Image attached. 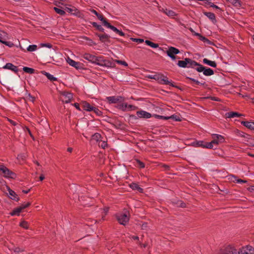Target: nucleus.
<instances>
[{"mask_svg":"<svg viewBox=\"0 0 254 254\" xmlns=\"http://www.w3.org/2000/svg\"><path fill=\"white\" fill-rule=\"evenodd\" d=\"M66 10L68 12L72 13L74 10L70 8H66Z\"/></svg>","mask_w":254,"mask_h":254,"instance_id":"obj_58","label":"nucleus"},{"mask_svg":"<svg viewBox=\"0 0 254 254\" xmlns=\"http://www.w3.org/2000/svg\"><path fill=\"white\" fill-rule=\"evenodd\" d=\"M100 138H101V135L99 133H95L92 136V139L96 140L97 141H99V139H100Z\"/></svg>","mask_w":254,"mask_h":254,"instance_id":"obj_42","label":"nucleus"},{"mask_svg":"<svg viewBox=\"0 0 254 254\" xmlns=\"http://www.w3.org/2000/svg\"><path fill=\"white\" fill-rule=\"evenodd\" d=\"M40 45L42 47H47V48H51L52 47V45L49 44V43H46V44L42 43V44H41Z\"/></svg>","mask_w":254,"mask_h":254,"instance_id":"obj_49","label":"nucleus"},{"mask_svg":"<svg viewBox=\"0 0 254 254\" xmlns=\"http://www.w3.org/2000/svg\"><path fill=\"white\" fill-rule=\"evenodd\" d=\"M136 165L140 168H143L145 167L144 163L138 160H136Z\"/></svg>","mask_w":254,"mask_h":254,"instance_id":"obj_46","label":"nucleus"},{"mask_svg":"<svg viewBox=\"0 0 254 254\" xmlns=\"http://www.w3.org/2000/svg\"><path fill=\"white\" fill-rule=\"evenodd\" d=\"M82 106L83 109L88 112H91L93 110V107L94 106H91L89 103L86 101H83L82 102Z\"/></svg>","mask_w":254,"mask_h":254,"instance_id":"obj_23","label":"nucleus"},{"mask_svg":"<svg viewBox=\"0 0 254 254\" xmlns=\"http://www.w3.org/2000/svg\"><path fill=\"white\" fill-rule=\"evenodd\" d=\"M180 203L178 204V205L180 206V207H185L186 206V204L182 202V201H180L179 202Z\"/></svg>","mask_w":254,"mask_h":254,"instance_id":"obj_55","label":"nucleus"},{"mask_svg":"<svg viewBox=\"0 0 254 254\" xmlns=\"http://www.w3.org/2000/svg\"><path fill=\"white\" fill-rule=\"evenodd\" d=\"M225 116L227 118H233L235 117H239L241 116V115L239 114L237 112H228L226 113Z\"/></svg>","mask_w":254,"mask_h":254,"instance_id":"obj_28","label":"nucleus"},{"mask_svg":"<svg viewBox=\"0 0 254 254\" xmlns=\"http://www.w3.org/2000/svg\"><path fill=\"white\" fill-rule=\"evenodd\" d=\"M72 98V95L70 93L63 92L61 94V99L63 102L66 103L69 102Z\"/></svg>","mask_w":254,"mask_h":254,"instance_id":"obj_14","label":"nucleus"},{"mask_svg":"<svg viewBox=\"0 0 254 254\" xmlns=\"http://www.w3.org/2000/svg\"><path fill=\"white\" fill-rule=\"evenodd\" d=\"M107 100L109 103H118L124 101V98L121 96H110L107 97Z\"/></svg>","mask_w":254,"mask_h":254,"instance_id":"obj_12","label":"nucleus"},{"mask_svg":"<svg viewBox=\"0 0 254 254\" xmlns=\"http://www.w3.org/2000/svg\"><path fill=\"white\" fill-rule=\"evenodd\" d=\"M133 41H135L138 43H141L144 41V40L141 39H133Z\"/></svg>","mask_w":254,"mask_h":254,"instance_id":"obj_51","label":"nucleus"},{"mask_svg":"<svg viewBox=\"0 0 254 254\" xmlns=\"http://www.w3.org/2000/svg\"><path fill=\"white\" fill-rule=\"evenodd\" d=\"M179 53V49L173 47H169L168 50L166 51L167 55L173 60L176 59L175 55Z\"/></svg>","mask_w":254,"mask_h":254,"instance_id":"obj_9","label":"nucleus"},{"mask_svg":"<svg viewBox=\"0 0 254 254\" xmlns=\"http://www.w3.org/2000/svg\"><path fill=\"white\" fill-rule=\"evenodd\" d=\"M130 238L134 240H139V238L137 236H131L130 237Z\"/></svg>","mask_w":254,"mask_h":254,"instance_id":"obj_59","label":"nucleus"},{"mask_svg":"<svg viewBox=\"0 0 254 254\" xmlns=\"http://www.w3.org/2000/svg\"><path fill=\"white\" fill-rule=\"evenodd\" d=\"M152 117H154L156 119H161V120H167L168 117H165L163 116L158 115L156 114H154L152 115Z\"/></svg>","mask_w":254,"mask_h":254,"instance_id":"obj_43","label":"nucleus"},{"mask_svg":"<svg viewBox=\"0 0 254 254\" xmlns=\"http://www.w3.org/2000/svg\"><path fill=\"white\" fill-rule=\"evenodd\" d=\"M236 181L237 183H246L247 182V181L241 180V179H237L236 180Z\"/></svg>","mask_w":254,"mask_h":254,"instance_id":"obj_54","label":"nucleus"},{"mask_svg":"<svg viewBox=\"0 0 254 254\" xmlns=\"http://www.w3.org/2000/svg\"><path fill=\"white\" fill-rule=\"evenodd\" d=\"M237 253L235 247L229 245L221 249L217 254H236Z\"/></svg>","mask_w":254,"mask_h":254,"instance_id":"obj_7","label":"nucleus"},{"mask_svg":"<svg viewBox=\"0 0 254 254\" xmlns=\"http://www.w3.org/2000/svg\"><path fill=\"white\" fill-rule=\"evenodd\" d=\"M159 10L165 13L167 16L173 18L176 15V13L173 10L164 8H159Z\"/></svg>","mask_w":254,"mask_h":254,"instance_id":"obj_17","label":"nucleus"},{"mask_svg":"<svg viewBox=\"0 0 254 254\" xmlns=\"http://www.w3.org/2000/svg\"><path fill=\"white\" fill-rule=\"evenodd\" d=\"M99 145L102 148H105L107 146V143L105 141H99Z\"/></svg>","mask_w":254,"mask_h":254,"instance_id":"obj_45","label":"nucleus"},{"mask_svg":"<svg viewBox=\"0 0 254 254\" xmlns=\"http://www.w3.org/2000/svg\"><path fill=\"white\" fill-rule=\"evenodd\" d=\"M30 205V203L29 202H24V203L22 204L20 206V208H21L22 210H23L24 209L27 208Z\"/></svg>","mask_w":254,"mask_h":254,"instance_id":"obj_44","label":"nucleus"},{"mask_svg":"<svg viewBox=\"0 0 254 254\" xmlns=\"http://www.w3.org/2000/svg\"><path fill=\"white\" fill-rule=\"evenodd\" d=\"M74 106L78 110H80L79 105L78 103H74Z\"/></svg>","mask_w":254,"mask_h":254,"instance_id":"obj_57","label":"nucleus"},{"mask_svg":"<svg viewBox=\"0 0 254 254\" xmlns=\"http://www.w3.org/2000/svg\"><path fill=\"white\" fill-rule=\"evenodd\" d=\"M82 57L93 64L96 56L89 53H84L82 55Z\"/></svg>","mask_w":254,"mask_h":254,"instance_id":"obj_20","label":"nucleus"},{"mask_svg":"<svg viewBox=\"0 0 254 254\" xmlns=\"http://www.w3.org/2000/svg\"><path fill=\"white\" fill-rule=\"evenodd\" d=\"M42 73L44 74L49 79L52 81H56L57 80V78L54 77L53 75H51L48 72H47L46 71H42Z\"/></svg>","mask_w":254,"mask_h":254,"instance_id":"obj_31","label":"nucleus"},{"mask_svg":"<svg viewBox=\"0 0 254 254\" xmlns=\"http://www.w3.org/2000/svg\"><path fill=\"white\" fill-rule=\"evenodd\" d=\"M54 9L55 10V11L57 13H58V14H60L61 15H64L65 14V11L64 10H62V9H61L60 8H59L58 7H55L54 8Z\"/></svg>","mask_w":254,"mask_h":254,"instance_id":"obj_40","label":"nucleus"},{"mask_svg":"<svg viewBox=\"0 0 254 254\" xmlns=\"http://www.w3.org/2000/svg\"><path fill=\"white\" fill-rule=\"evenodd\" d=\"M195 69L198 72H203L204 75L210 76L214 74L213 70L210 68H205L203 65L198 64L195 67Z\"/></svg>","mask_w":254,"mask_h":254,"instance_id":"obj_8","label":"nucleus"},{"mask_svg":"<svg viewBox=\"0 0 254 254\" xmlns=\"http://www.w3.org/2000/svg\"><path fill=\"white\" fill-rule=\"evenodd\" d=\"M204 3L206 5L210 6L211 2L209 1V0H204Z\"/></svg>","mask_w":254,"mask_h":254,"instance_id":"obj_56","label":"nucleus"},{"mask_svg":"<svg viewBox=\"0 0 254 254\" xmlns=\"http://www.w3.org/2000/svg\"><path fill=\"white\" fill-rule=\"evenodd\" d=\"M147 227V224L146 223H144L142 225L141 228L142 229H144Z\"/></svg>","mask_w":254,"mask_h":254,"instance_id":"obj_64","label":"nucleus"},{"mask_svg":"<svg viewBox=\"0 0 254 254\" xmlns=\"http://www.w3.org/2000/svg\"><path fill=\"white\" fill-rule=\"evenodd\" d=\"M96 16L98 17V18L100 21H101L102 22L103 25L106 27L107 26L106 23H109L107 21L106 19L105 18H104L103 16L99 13Z\"/></svg>","mask_w":254,"mask_h":254,"instance_id":"obj_32","label":"nucleus"},{"mask_svg":"<svg viewBox=\"0 0 254 254\" xmlns=\"http://www.w3.org/2000/svg\"><path fill=\"white\" fill-rule=\"evenodd\" d=\"M20 226L24 229H28L29 228V224L25 221H23L20 223Z\"/></svg>","mask_w":254,"mask_h":254,"instance_id":"obj_37","label":"nucleus"},{"mask_svg":"<svg viewBox=\"0 0 254 254\" xmlns=\"http://www.w3.org/2000/svg\"><path fill=\"white\" fill-rule=\"evenodd\" d=\"M3 68L10 70L15 73H17L18 71L16 66L13 65L11 63H7L3 67Z\"/></svg>","mask_w":254,"mask_h":254,"instance_id":"obj_21","label":"nucleus"},{"mask_svg":"<svg viewBox=\"0 0 254 254\" xmlns=\"http://www.w3.org/2000/svg\"><path fill=\"white\" fill-rule=\"evenodd\" d=\"M93 112L96 114L98 116H101L102 115V112L97 108L94 107L93 110Z\"/></svg>","mask_w":254,"mask_h":254,"instance_id":"obj_39","label":"nucleus"},{"mask_svg":"<svg viewBox=\"0 0 254 254\" xmlns=\"http://www.w3.org/2000/svg\"><path fill=\"white\" fill-rule=\"evenodd\" d=\"M23 70L26 73L32 74L34 72V69L33 68L28 67H24L23 68Z\"/></svg>","mask_w":254,"mask_h":254,"instance_id":"obj_35","label":"nucleus"},{"mask_svg":"<svg viewBox=\"0 0 254 254\" xmlns=\"http://www.w3.org/2000/svg\"><path fill=\"white\" fill-rule=\"evenodd\" d=\"M130 188L134 190H137L139 192H142L143 190L142 188L139 187V186L136 183H132L130 185Z\"/></svg>","mask_w":254,"mask_h":254,"instance_id":"obj_30","label":"nucleus"},{"mask_svg":"<svg viewBox=\"0 0 254 254\" xmlns=\"http://www.w3.org/2000/svg\"><path fill=\"white\" fill-rule=\"evenodd\" d=\"M7 38V34L3 31H0V42L11 47L12 44H9V42H6L4 40Z\"/></svg>","mask_w":254,"mask_h":254,"instance_id":"obj_18","label":"nucleus"},{"mask_svg":"<svg viewBox=\"0 0 254 254\" xmlns=\"http://www.w3.org/2000/svg\"><path fill=\"white\" fill-rule=\"evenodd\" d=\"M241 124L247 128L254 130V122L242 121Z\"/></svg>","mask_w":254,"mask_h":254,"instance_id":"obj_24","label":"nucleus"},{"mask_svg":"<svg viewBox=\"0 0 254 254\" xmlns=\"http://www.w3.org/2000/svg\"><path fill=\"white\" fill-rule=\"evenodd\" d=\"M0 171L1 172L4 178L10 179L16 178V174L3 165H0Z\"/></svg>","mask_w":254,"mask_h":254,"instance_id":"obj_3","label":"nucleus"},{"mask_svg":"<svg viewBox=\"0 0 254 254\" xmlns=\"http://www.w3.org/2000/svg\"><path fill=\"white\" fill-rule=\"evenodd\" d=\"M115 62L119 64L123 65L125 66H127L128 65L127 64L125 61L116 60H115Z\"/></svg>","mask_w":254,"mask_h":254,"instance_id":"obj_47","label":"nucleus"},{"mask_svg":"<svg viewBox=\"0 0 254 254\" xmlns=\"http://www.w3.org/2000/svg\"><path fill=\"white\" fill-rule=\"evenodd\" d=\"M210 6L215 8L216 9H220V8L218 6H217L216 5L214 4L213 3H212V2L211 3Z\"/></svg>","mask_w":254,"mask_h":254,"instance_id":"obj_53","label":"nucleus"},{"mask_svg":"<svg viewBox=\"0 0 254 254\" xmlns=\"http://www.w3.org/2000/svg\"><path fill=\"white\" fill-rule=\"evenodd\" d=\"M145 43L146 44V45L153 48H157L159 47V45L157 44L153 43L149 40H146Z\"/></svg>","mask_w":254,"mask_h":254,"instance_id":"obj_33","label":"nucleus"},{"mask_svg":"<svg viewBox=\"0 0 254 254\" xmlns=\"http://www.w3.org/2000/svg\"><path fill=\"white\" fill-rule=\"evenodd\" d=\"M66 62L71 66L75 67L76 69H80L81 68V64L79 62H75L69 58L66 59Z\"/></svg>","mask_w":254,"mask_h":254,"instance_id":"obj_16","label":"nucleus"},{"mask_svg":"<svg viewBox=\"0 0 254 254\" xmlns=\"http://www.w3.org/2000/svg\"><path fill=\"white\" fill-rule=\"evenodd\" d=\"M92 24L94 27H96L100 31H104V28L100 25L98 24L96 22H93Z\"/></svg>","mask_w":254,"mask_h":254,"instance_id":"obj_38","label":"nucleus"},{"mask_svg":"<svg viewBox=\"0 0 254 254\" xmlns=\"http://www.w3.org/2000/svg\"><path fill=\"white\" fill-rule=\"evenodd\" d=\"M139 244L141 248H146L147 247V245L145 244H141V243H139Z\"/></svg>","mask_w":254,"mask_h":254,"instance_id":"obj_61","label":"nucleus"},{"mask_svg":"<svg viewBox=\"0 0 254 254\" xmlns=\"http://www.w3.org/2000/svg\"><path fill=\"white\" fill-rule=\"evenodd\" d=\"M107 26L106 27L111 29L112 30H113L114 32H116V33L118 34L121 36H124L125 33L123 32L122 31L119 30L116 27L111 25L110 23H106Z\"/></svg>","mask_w":254,"mask_h":254,"instance_id":"obj_22","label":"nucleus"},{"mask_svg":"<svg viewBox=\"0 0 254 254\" xmlns=\"http://www.w3.org/2000/svg\"><path fill=\"white\" fill-rule=\"evenodd\" d=\"M26 98L28 100L34 102L35 101V98L34 97L32 96L31 94H28L27 96H26Z\"/></svg>","mask_w":254,"mask_h":254,"instance_id":"obj_48","label":"nucleus"},{"mask_svg":"<svg viewBox=\"0 0 254 254\" xmlns=\"http://www.w3.org/2000/svg\"><path fill=\"white\" fill-rule=\"evenodd\" d=\"M8 196L11 199L16 201H18L19 200V198L16 193L11 190L9 187H7Z\"/></svg>","mask_w":254,"mask_h":254,"instance_id":"obj_19","label":"nucleus"},{"mask_svg":"<svg viewBox=\"0 0 254 254\" xmlns=\"http://www.w3.org/2000/svg\"><path fill=\"white\" fill-rule=\"evenodd\" d=\"M155 80L161 84L169 85L172 87L175 86L173 82H172L171 81H169L168 78L164 75L161 74H155Z\"/></svg>","mask_w":254,"mask_h":254,"instance_id":"obj_4","label":"nucleus"},{"mask_svg":"<svg viewBox=\"0 0 254 254\" xmlns=\"http://www.w3.org/2000/svg\"><path fill=\"white\" fill-rule=\"evenodd\" d=\"M37 46L36 45H29L27 48V50L29 52H33L37 50Z\"/></svg>","mask_w":254,"mask_h":254,"instance_id":"obj_36","label":"nucleus"},{"mask_svg":"<svg viewBox=\"0 0 254 254\" xmlns=\"http://www.w3.org/2000/svg\"><path fill=\"white\" fill-rule=\"evenodd\" d=\"M98 36L99 37L100 40L102 42L108 41L110 38V36L106 34H99L98 35Z\"/></svg>","mask_w":254,"mask_h":254,"instance_id":"obj_25","label":"nucleus"},{"mask_svg":"<svg viewBox=\"0 0 254 254\" xmlns=\"http://www.w3.org/2000/svg\"><path fill=\"white\" fill-rule=\"evenodd\" d=\"M212 138L213 139L212 140L208 142V143H210L211 148H213L214 144L217 145L225 141L224 137L220 134H212Z\"/></svg>","mask_w":254,"mask_h":254,"instance_id":"obj_6","label":"nucleus"},{"mask_svg":"<svg viewBox=\"0 0 254 254\" xmlns=\"http://www.w3.org/2000/svg\"><path fill=\"white\" fill-rule=\"evenodd\" d=\"M178 65L181 67H192L195 68L198 63L190 59L186 58L184 61H179Z\"/></svg>","mask_w":254,"mask_h":254,"instance_id":"obj_2","label":"nucleus"},{"mask_svg":"<svg viewBox=\"0 0 254 254\" xmlns=\"http://www.w3.org/2000/svg\"><path fill=\"white\" fill-rule=\"evenodd\" d=\"M205 15L208 18L212 20V21L215 20V15L212 12H204Z\"/></svg>","mask_w":254,"mask_h":254,"instance_id":"obj_34","label":"nucleus"},{"mask_svg":"<svg viewBox=\"0 0 254 254\" xmlns=\"http://www.w3.org/2000/svg\"><path fill=\"white\" fill-rule=\"evenodd\" d=\"M155 74H154V75H148V77L149 78H150V79H155Z\"/></svg>","mask_w":254,"mask_h":254,"instance_id":"obj_60","label":"nucleus"},{"mask_svg":"<svg viewBox=\"0 0 254 254\" xmlns=\"http://www.w3.org/2000/svg\"><path fill=\"white\" fill-rule=\"evenodd\" d=\"M39 179L40 181H43L45 179V177L43 175H41Z\"/></svg>","mask_w":254,"mask_h":254,"instance_id":"obj_63","label":"nucleus"},{"mask_svg":"<svg viewBox=\"0 0 254 254\" xmlns=\"http://www.w3.org/2000/svg\"><path fill=\"white\" fill-rule=\"evenodd\" d=\"M101 210L102 211V213H104V215L103 216V217L107 213V212L108 211V208H104L103 210L102 209Z\"/></svg>","mask_w":254,"mask_h":254,"instance_id":"obj_52","label":"nucleus"},{"mask_svg":"<svg viewBox=\"0 0 254 254\" xmlns=\"http://www.w3.org/2000/svg\"><path fill=\"white\" fill-rule=\"evenodd\" d=\"M116 217L120 224L125 225L129 221V212L127 210H125L123 212L118 213Z\"/></svg>","mask_w":254,"mask_h":254,"instance_id":"obj_1","label":"nucleus"},{"mask_svg":"<svg viewBox=\"0 0 254 254\" xmlns=\"http://www.w3.org/2000/svg\"><path fill=\"white\" fill-rule=\"evenodd\" d=\"M117 107L123 111H126V110H134L135 108V107L132 105H128L126 103H124V101L119 103Z\"/></svg>","mask_w":254,"mask_h":254,"instance_id":"obj_13","label":"nucleus"},{"mask_svg":"<svg viewBox=\"0 0 254 254\" xmlns=\"http://www.w3.org/2000/svg\"><path fill=\"white\" fill-rule=\"evenodd\" d=\"M238 254H254V248L251 246L242 247L238 252Z\"/></svg>","mask_w":254,"mask_h":254,"instance_id":"obj_10","label":"nucleus"},{"mask_svg":"<svg viewBox=\"0 0 254 254\" xmlns=\"http://www.w3.org/2000/svg\"><path fill=\"white\" fill-rule=\"evenodd\" d=\"M22 211L21 208L20 206L17 207L13 209V210L10 213L11 216L17 215L19 216L20 213Z\"/></svg>","mask_w":254,"mask_h":254,"instance_id":"obj_26","label":"nucleus"},{"mask_svg":"<svg viewBox=\"0 0 254 254\" xmlns=\"http://www.w3.org/2000/svg\"><path fill=\"white\" fill-rule=\"evenodd\" d=\"M136 115L138 118L144 119H149L152 117L151 114L143 110L137 111Z\"/></svg>","mask_w":254,"mask_h":254,"instance_id":"obj_15","label":"nucleus"},{"mask_svg":"<svg viewBox=\"0 0 254 254\" xmlns=\"http://www.w3.org/2000/svg\"><path fill=\"white\" fill-rule=\"evenodd\" d=\"M203 62L204 64H207L210 66L215 67L216 66V64L215 62L210 61L207 59H204L203 60Z\"/></svg>","mask_w":254,"mask_h":254,"instance_id":"obj_27","label":"nucleus"},{"mask_svg":"<svg viewBox=\"0 0 254 254\" xmlns=\"http://www.w3.org/2000/svg\"><path fill=\"white\" fill-rule=\"evenodd\" d=\"M93 64H96L102 66L111 67L113 66L111 62H110L109 61L104 60L103 58L101 56H96L95 60H94Z\"/></svg>","mask_w":254,"mask_h":254,"instance_id":"obj_5","label":"nucleus"},{"mask_svg":"<svg viewBox=\"0 0 254 254\" xmlns=\"http://www.w3.org/2000/svg\"><path fill=\"white\" fill-rule=\"evenodd\" d=\"M192 144L194 147H201L204 148L211 149L210 143L201 140L193 141Z\"/></svg>","mask_w":254,"mask_h":254,"instance_id":"obj_11","label":"nucleus"},{"mask_svg":"<svg viewBox=\"0 0 254 254\" xmlns=\"http://www.w3.org/2000/svg\"><path fill=\"white\" fill-rule=\"evenodd\" d=\"M26 158V155L25 154H20L18 156V158L19 159L24 160Z\"/></svg>","mask_w":254,"mask_h":254,"instance_id":"obj_50","label":"nucleus"},{"mask_svg":"<svg viewBox=\"0 0 254 254\" xmlns=\"http://www.w3.org/2000/svg\"><path fill=\"white\" fill-rule=\"evenodd\" d=\"M173 119L175 121H181V119H180V117L178 116H177V115H172L171 116H169V117H168L167 118V120L168 119Z\"/></svg>","mask_w":254,"mask_h":254,"instance_id":"obj_41","label":"nucleus"},{"mask_svg":"<svg viewBox=\"0 0 254 254\" xmlns=\"http://www.w3.org/2000/svg\"><path fill=\"white\" fill-rule=\"evenodd\" d=\"M90 11H91V12H92L93 13H94L96 15H97L98 14V13L96 10H95L94 9H91V10H90Z\"/></svg>","mask_w":254,"mask_h":254,"instance_id":"obj_62","label":"nucleus"},{"mask_svg":"<svg viewBox=\"0 0 254 254\" xmlns=\"http://www.w3.org/2000/svg\"><path fill=\"white\" fill-rule=\"evenodd\" d=\"M12 254H20V253H22L24 251V250L22 248L19 247H13L11 249Z\"/></svg>","mask_w":254,"mask_h":254,"instance_id":"obj_29","label":"nucleus"}]
</instances>
